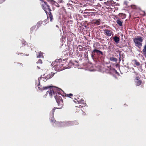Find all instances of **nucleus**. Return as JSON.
<instances>
[{"instance_id":"obj_2","label":"nucleus","mask_w":146,"mask_h":146,"mask_svg":"<svg viewBox=\"0 0 146 146\" xmlns=\"http://www.w3.org/2000/svg\"><path fill=\"white\" fill-rule=\"evenodd\" d=\"M143 39L142 37L138 36L135 38L133 41L135 44V45L139 48H140L142 45V42Z\"/></svg>"},{"instance_id":"obj_27","label":"nucleus","mask_w":146,"mask_h":146,"mask_svg":"<svg viewBox=\"0 0 146 146\" xmlns=\"http://www.w3.org/2000/svg\"><path fill=\"white\" fill-rule=\"evenodd\" d=\"M56 109L55 108H54L52 110V114H53L54 112L55 111V110Z\"/></svg>"},{"instance_id":"obj_23","label":"nucleus","mask_w":146,"mask_h":146,"mask_svg":"<svg viewBox=\"0 0 146 146\" xmlns=\"http://www.w3.org/2000/svg\"><path fill=\"white\" fill-rule=\"evenodd\" d=\"M66 96L68 97H70L71 96H73V95L72 94H67Z\"/></svg>"},{"instance_id":"obj_17","label":"nucleus","mask_w":146,"mask_h":146,"mask_svg":"<svg viewBox=\"0 0 146 146\" xmlns=\"http://www.w3.org/2000/svg\"><path fill=\"white\" fill-rule=\"evenodd\" d=\"M51 2L52 3L54 4L57 7H59V5L58 4V3L53 0H52Z\"/></svg>"},{"instance_id":"obj_14","label":"nucleus","mask_w":146,"mask_h":146,"mask_svg":"<svg viewBox=\"0 0 146 146\" xmlns=\"http://www.w3.org/2000/svg\"><path fill=\"white\" fill-rule=\"evenodd\" d=\"M48 18L49 19L50 21H52L53 20V17L51 15V13L50 12L48 16H47Z\"/></svg>"},{"instance_id":"obj_29","label":"nucleus","mask_w":146,"mask_h":146,"mask_svg":"<svg viewBox=\"0 0 146 146\" xmlns=\"http://www.w3.org/2000/svg\"><path fill=\"white\" fill-rule=\"evenodd\" d=\"M136 79L137 80H138L139 79V77H137L136 78Z\"/></svg>"},{"instance_id":"obj_19","label":"nucleus","mask_w":146,"mask_h":146,"mask_svg":"<svg viewBox=\"0 0 146 146\" xmlns=\"http://www.w3.org/2000/svg\"><path fill=\"white\" fill-rule=\"evenodd\" d=\"M141 82L140 80H137L136 81V85L137 86L140 85L141 84Z\"/></svg>"},{"instance_id":"obj_30","label":"nucleus","mask_w":146,"mask_h":146,"mask_svg":"<svg viewBox=\"0 0 146 146\" xmlns=\"http://www.w3.org/2000/svg\"><path fill=\"white\" fill-rule=\"evenodd\" d=\"M37 68H38V69H40V67H39V66H37Z\"/></svg>"},{"instance_id":"obj_21","label":"nucleus","mask_w":146,"mask_h":146,"mask_svg":"<svg viewBox=\"0 0 146 146\" xmlns=\"http://www.w3.org/2000/svg\"><path fill=\"white\" fill-rule=\"evenodd\" d=\"M110 60L111 61L114 62H116L117 61V59L114 57H111L110 58Z\"/></svg>"},{"instance_id":"obj_26","label":"nucleus","mask_w":146,"mask_h":146,"mask_svg":"<svg viewBox=\"0 0 146 146\" xmlns=\"http://www.w3.org/2000/svg\"><path fill=\"white\" fill-rule=\"evenodd\" d=\"M58 1L59 3H63V1L62 0H58Z\"/></svg>"},{"instance_id":"obj_13","label":"nucleus","mask_w":146,"mask_h":146,"mask_svg":"<svg viewBox=\"0 0 146 146\" xmlns=\"http://www.w3.org/2000/svg\"><path fill=\"white\" fill-rule=\"evenodd\" d=\"M115 42L117 43H118L119 41V38L115 36L113 37Z\"/></svg>"},{"instance_id":"obj_15","label":"nucleus","mask_w":146,"mask_h":146,"mask_svg":"<svg viewBox=\"0 0 146 146\" xmlns=\"http://www.w3.org/2000/svg\"><path fill=\"white\" fill-rule=\"evenodd\" d=\"M116 22L117 24L119 25V26H121L122 25V22L121 20L120 19H117Z\"/></svg>"},{"instance_id":"obj_24","label":"nucleus","mask_w":146,"mask_h":146,"mask_svg":"<svg viewBox=\"0 0 146 146\" xmlns=\"http://www.w3.org/2000/svg\"><path fill=\"white\" fill-rule=\"evenodd\" d=\"M41 78H41L39 77V78H38V86H40V80L41 79Z\"/></svg>"},{"instance_id":"obj_8","label":"nucleus","mask_w":146,"mask_h":146,"mask_svg":"<svg viewBox=\"0 0 146 146\" xmlns=\"http://www.w3.org/2000/svg\"><path fill=\"white\" fill-rule=\"evenodd\" d=\"M54 74V73H51L50 74L48 75L46 77H42V78L43 79V80L45 81L51 78L52 77Z\"/></svg>"},{"instance_id":"obj_1","label":"nucleus","mask_w":146,"mask_h":146,"mask_svg":"<svg viewBox=\"0 0 146 146\" xmlns=\"http://www.w3.org/2000/svg\"><path fill=\"white\" fill-rule=\"evenodd\" d=\"M50 88V91H48L46 92V94H49L50 96H52L54 95V97L55 98L56 102L58 104V105L59 106L58 109L61 108L63 106V102L62 100L61 99V98L59 95L55 96V92L56 91H58V89L57 88L54 86H49L48 87H43L42 88L40 87V86L38 87V88L41 90L46 89L48 88Z\"/></svg>"},{"instance_id":"obj_11","label":"nucleus","mask_w":146,"mask_h":146,"mask_svg":"<svg viewBox=\"0 0 146 146\" xmlns=\"http://www.w3.org/2000/svg\"><path fill=\"white\" fill-rule=\"evenodd\" d=\"M93 52L96 53L98 55H102L103 53L101 51L96 49H94L93 51Z\"/></svg>"},{"instance_id":"obj_4","label":"nucleus","mask_w":146,"mask_h":146,"mask_svg":"<svg viewBox=\"0 0 146 146\" xmlns=\"http://www.w3.org/2000/svg\"><path fill=\"white\" fill-rule=\"evenodd\" d=\"M41 1V4L42 9L44 10L46 13L47 14L48 11H51L49 8V6L43 0H40Z\"/></svg>"},{"instance_id":"obj_25","label":"nucleus","mask_w":146,"mask_h":146,"mask_svg":"<svg viewBox=\"0 0 146 146\" xmlns=\"http://www.w3.org/2000/svg\"><path fill=\"white\" fill-rule=\"evenodd\" d=\"M37 63L42 64V62L41 60L39 59L38 60V62H37Z\"/></svg>"},{"instance_id":"obj_18","label":"nucleus","mask_w":146,"mask_h":146,"mask_svg":"<svg viewBox=\"0 0 146 146\" xmlns=\"http://www.w3.org/2000/svg\"><path fill=\"white\" fill-rule=\"evenodd\" d=\"M133 62L137 66H139L140 65V63L139 62L137 61L136 60H133Z\"/></svg>"},{"instance_id":"obj_9","label":"nucleus","mask_w":146,"mask_h":146,"mask_svg":"<svg viewBox=\"0 0 146 146\" xmlns=\"http://www.w3.org/2000/svg\"><path fill=\"white\" fill-rule=\"evenodd\" d=\"M104 32L106 36H110L112 33H113V32L110 30L107 29H105L104 30Z\"/></svg>"},{"instance_id":"obj_31","label":"nucleus","mask_w":146,"mask_h":146,"mask_svg":"<svg viewBox=\"0 0 146 146\" xmlns=\"http://www.w3.org/2000/svg\"><path fill=\"white\" fill-rule=\"evenodd\" d=\"M58 60H56V62H57V61H58Z\"/></svg>"},{"instance_id":"obj_20","label":"nucleus","mask_w":146,"mask_h":146,"mask_svg":"<svg viewBox=\"0 0 146 146\" xmlns=\"http://www.w3.org/2000/svg\"><path fill=\"white\" fill-rule=\"evenodd\" d=\"M143 52L144 54L146 56V45L144 46V47L143 50Z\"/></svg>"},{"instance_id":"obj_7","label":"nucleus","mask_w":146,"mask_h":146,"mask_svg":"<svg viewBox=\"0 0 146 146\" xmlns=\"http://www.w3.org/2000/svg\"><path fill=\"white\" fill-rule=\"evenodd\" d=\"M74 101L75 103H77L79 104H81L82 105H83V106H81V105H79V108H80L81 106V107H83V106H84L86 104L85 102L83 100H77L76 99H75L74 100Z\"/></svg>"},{"instance_id":"obj_16","label":"nucleus","mask_w":146,"mask_h":146,"mask_svg":"<svg viewBox=\"0 0 146 146\" xmlns=\"http://www.w3.org/2000/svg\"><path fill=\"white\" fill-rule=\"evenodd\" d=\"M42 53V52H39L38 53V54L37 55V58H41V57H43Z\"/></svg>"},{"instance_id":"obj_5","label":"nucleus","mask_w":146,"mask_h":146,"mask_svg":"<svg viewBox=\"0 0 146 146\" xmlns=\"http://www.w3.org/2000/svg\"><path fill=\"white\" fill-rule=\"evenodd\" d=\"M41 1V4L42 9L44 10L46 13L47 14L48 11H51L49 8V6L43 0H40Z\"/></svg>"},{"instance_id":"obj_12","label":"nucleus","mask_w":146,"mask_h":146,"mask_svg":"<svg viewBox=\"0 0 146 146\" xmlns=\"http://www.w3.org/2000/svg\"><path fill=\"white\" fill-rule=\"evenodd\" d=\"M100 19L94 20L93 21L92 23L93 24L99 25H100Z\"/></svg>"},{"instance_id":"obj_3","label":"nucleus","mask_w":146,"mask_h":146,"mask_svg":"<svg viewBox=\"0 0 146 146\" xmlns=\"http://www.w3.org/2000/svg\"><path fill=\"white\" fill-rule=\"evenodd\" d=\"M41 1V4L42 9L44 10L46 13L47 14L48 11H51L49 8V6L43 0H40Z\"/></svg>"},{"instance_id":"obj_6","label":"nucleus","mask_w":146,"mask_h":146,"mask_svg":"<svg viewBox=\"0 0 146 146\" xmlns=\"http://www.w3.org/2000/svg\"><path fill=\"white\" fill-rule=\"evenodd\" d=\"M74 121L68 122L66 123L60 122L59 123V126L60 127L68 126L73 125H76Z\"/></svg>"},{"instance_id":"obj_28","label":"nucleus","mask_w":146,"mask_h":146,"mask_svg":"<svg viewBox=\"0 0 146 146\" xmlns=\"http://www.w3.org/2000/svg\"><path fill=\"white\" fill-rule=\"evenodd\" d=\"M5 0H0V3H1L4 1Z\"/></svg>"},{"instance_id":"obj_22","label":"nucleus","mask_w":146,"mask_h":146,"mask_svg":"<svg viewBox=\"0 0 146 146\" xmlns=\"http://www.w3.org/2000/svg\"><path fill=\"white\" fill-rule=\"evenodd\" d=\"M50 120H51L52 123H54V122H55V120L54 119L53 116H52V117H50Z\"/></svg>"},{"instance_id":"obj_10","label":"nucleus","mask_w":146,"mask_h":146,"mask_svg":"<svg viewBox=\"0 0 146 146\" xmlns=\"http://www.w3.org/2000/svg\"><path fill=\"white\" fill-rule=\"evenodd\" d=\"M53 69L57 71H60L63 70V69L61 67L58 66V65H55L53 67Z\"/></svg>"}]
</instances>
